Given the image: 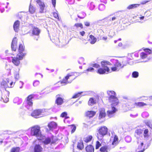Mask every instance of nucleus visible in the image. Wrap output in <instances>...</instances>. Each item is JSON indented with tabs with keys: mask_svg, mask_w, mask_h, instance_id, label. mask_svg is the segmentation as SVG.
Listing matches in <instances>:
<instances>
[{
	"mask_svg": "<svg viewBox=\"0 0 152 152\" xmlns=\"http://www.w3.org/2000/svg\"><path fill=\"white\" fill-rule=\"evenodd\" d=\"M107 93L109 96L108 98L109 101L111 103L112 110H108L107 112V115L108 116L111 118L113 117L115 112L117 111L114 106H116L118 105L119 103V101L118 98L116 97V94L115 92L113 91H108Z\"/></svg>",
	"mask_w": 152,
	"mask_h": 152,
	"instance_id": "1",
	"label": "nucleus"
},
{
	"mask_svg": "<svg viewBox=\"0 0 152 152\" xmlns=\"http://www.w3.org/2000/svg\"><path fill=\"white\" fill-rule=\"evenodd\" d=\"M9 83L8 81L4 80L1 82L0 86L1 97L4 102L5 103L8 102L9 100L8 97L10 92L6 90V88L10 87Z\"/></svg>",
	"mask_w": 152,
	"mask_h": 152,
	"instance_id": "2",
	"label": "nucleus"
},
{
	"mask_svg": "<svg viewBox=\"0 0 152 152\" xmlns=\"http://www.w3.org/2000/svg\"><path fill=\"white\" fill-rule=\"evenodd\" d=\"M147 105V103L141 102L134 103L129 101L126 103L124 104L123 107L125 110L127 111L136 107H142Z\"/></svg>",
	"mask_w": 152,
	"mask_h": 152,
	"instance_id": "3",
	"label": "nucleus"
},
{
	"mask_svg": "<svg viewBox=\"0 0 152 152\" xmlns=\"http://www.w3.org/2000/svg\"><path fill=\"white\" fill-rule=\"evenodd\" d=\"M102 68H99L97 71V73L99 74H105L106 72H109L110 69L107 66V65H110L111 63L109 61H103L101 62Z\"/></svg>",
	"mask_w": 152,
	"mask_h": 152,
	"instance_id": "4",
	"label": "nucleus"
},
{
	"mask_svg": "<svg viewBox=\"0 0 152 152\" xmlns=\"http://www.w3.org/2000/svg\"><path fill=\"white\" fill-rule=\"evenodd\" d=\"M77 77L76 73L68 74L60 81V83L64 85L71 83Z\"/></svg>",
	"mask_w": 152,
	"mask_h": 152,
	"instance_id": "5",
	"label": "nucleus"
},
{
	"mask_svg": "<svg viewBox=\"0 0 152 152\" xmlns=\"http://www.w3.org/2000/svg\"><path fill=\"white\" fill-rule=\"evenodd\" d=\"M31 134L36 137L42 136L40 127L38 125H35L31 127Z\"/></svg>",
	"mask_w": 152,
	"mask_h": 152,
	"instance_id": "6",
	"label": "nucleus"
},
{
	"mask_svg": "<svg viewBox=\"0 0 152 152\" xmlns=\"http://www.w3.org/2000/svg\"><path fill=\"white\" fill-rule=\"evenodd\" d=\"M24 57L23 55H20L17 54L16 57H12V62L15 65L18 66L20 64V61Z\"/></svg>",
	"mask_w": 152,
	"mask_h": 152,
	"instance_id": "7",
	"label": "nucleus"
},
{
	"mask_svg": "<svg viewBox=\"0 0 152 152\" xmlns=\"http://www.w3.org/2000/svg\"><path fill=\"white\" fill-rule=\"evenodd\" d=\"M114 66L111 69L112 71H118L120 69L123 67L121 63L118 60H115L113 64Z\"/></svg>",
	"mask_w": 152,
	"mask_h": 152,
	"instance_id": "8",
	"label": "nucleus"
},
{
	"mask_svg": "<svg viewBox=\"0 0 152 152\" xmlns=\"http://www.w3.org/2000/svg\"><path fill=\"white\" fill-rule=\"evenodd\" d=\"M108 129L105 126H101L99 128L98 132L99 135L101 137H104L106 135L108 132Z\"/></svg>",
	"mask_w": 152,
	"mask_h": 152,
	"instance_id": "9",
	"label": "nucleus"
},
{
	"mask_svg": "<svg viewBox=\"0 0 152 152\" xmlns=\"http://www.w3.org/2000/svg\"><path fill=\"white\" fill-rule=\"evenodd\" d=\"M36 2L39 6V13H44L45 8V5L44 3L42 2L41 0H37Z\"/></svg>",
	"mask_w": 152,
	"mask_h": 152,
	"instance_id": "10",
	"label": "nucleus"
},
{
	"mask_svg": "<svg viewBox=\"0 0 152 152\" xmlns=\"http://www.w3.org/2000/svg\"><path fill=\"white\" fill-rule=\"evenodd\" d=\"M53 138V136H52L51 137H47L42 142L45 145H48L49 144H54L56 143V140L54 139Z\"/></svg>",
	"mask_w": 152,
	"mask_h": 152,
	"instance_id": "11",
	"label": "nucleus"
},
{
	"mask_svg": "<svg viewBox=\"0 0 152 152\" xmlns=\"http://www.w3.org/2000/svg\"><path fill=\"white\" fill-rule=\"evenodd\" d=\"M55 103L57 106L61 105L64 102V99L61 97V94H58L56 96Z\"/></svg>",
	"mask_w": 152,
	"mask_h": 152,
	"instance_id": "12",
	"label": "nucleus"
},
{
	"mask_svg": "<svg viewBox=\"0 0 152 152\" xmlns=\"http://www.w3.org/2000/svg\"><path fill=\"white\" fill-rule=\"evenodd\" d=\"M18 39L16 37H14L11 44V48L12 51H16L18 48Z\"/></svg>",
	"mask_w": 152,
	"mask_h": 152,
	"instance_id": "13",
	"label": "nucleus"
},
{
	"mask_svg": "<svg viewBox=\"0 0 152 152\" xmlns=\"http://www.w3.org/2000/svg\"><path fill=\"white\" fill-rule=\"evenodd\" d=\"M25 47L24 45L21 43L20 44L18 48V53L17 54L20 55H23L24 57H25L26 54V53H23L25 50Z\"/></svg>",
	"mask_w": 152,
	"mask_h": 152,
	"instance_id": "14",
	"label": "nucleus"
},
{
	"mask_svg": "<svg viewBox=\"0 0 152 152\" xmlns=\"http://www.w3.org/2000/svg\"><path fill=\"white\" fill-rule=\"evenodd\" d=\"M43 113V110L41 109H36L34 110L31 113L32 116L35 118H38L39 116L41 115Z\"/></svg>",
	"mask_w": 152,
	"mask_h": 152,
	"instance_id": "15",
	"label": "nucleus"
},
{
	"mask_svg": "<svg viewBox=\"0 0 152 152\" xmlns=\"http://www.w3.org/2000/svg\"><path fill=\"white\" fill-rule=\"evenodd\" d=\"M34 95L31 94L28 96L26 99L27 104L29 106H32L33 105V102L32 99L34 97Z\"/></svg>",
	"mask_w": 152,
	"mask_h": 152,
	"instance_id": "16",
	"label": "nucleus"
},
{
	"mask_svg": "<svg viewBox=\"0 0 152 152\" xmlns=\"http://www.w3.org/2000/svg\"><path fill=\"white\" fill-rule=\"evenodd\" d=\"M40 30L38 28L35 26L33 27L32 31V34L33 35L39 36L40 33Z\"/></svg>",
	"mask_w": 152,
	"mask_h": 152,
	"instance_id": "17",
	"label": "nucleus"
},
{
	"mask_svg": "<svg viewBox=\"0 0 152 152\" xmlns=\"http://www.w3.org/2000/svg\"><path fill=\"white\" fill-rule=\"evenodd\" d=\"M48 126L49 130H53L57 127V124L54 121H51L48 124Z\"/></svg>",
	"mask_w": 152,
	"mask_h": 152,
	"instance_id": "18",
	"label": "nucleus"
},
{
	"mask_svg": "<svg viewBox=\"0 0 152 152\" xmlns=\"http://www.w3.org/2000/svg\"><path fill=\"white\" fill-rule=\"evenodd\" d=\"M96 114V112L94 111H88L85 113V116L89 118L93 117Z\"/></svg>",
	"mask_w": 152,
	"mask_h": 152,
	"instance_id": "19",
	"label": "nucleus"
},
{
	"mask_svg": "<svg viewBox=\"0 0 152 152\" xmlns=\"http://www.w3.org/2000/svg\"><path fill=\"white\" fill-rule=\"evenodd\" d=\"M43 148L39 144H36L34 148V152H42Z\"/></svg>",
	"mask_w": 152,
	"mask_h": 152,
	"instance_id": "20",
	"label": "nucleus"
},
{
	"mask_svg": "<svg viewBox=\"0 0 152 152\" xmlns=\"http://www.w3.org/2000/svg\"><path fill=\"white\" fill-rule=\"evenodd\" d=\"M89 38L88 40L91 44H95L97 41V39L93 35L91 34L89 35Z\"/></svg>",
	"mask_w": 152,
	"mask_h": 152,
	"instance_id": "21",
	"label": "nucleus"
},
{
	"mask_svg": "<svg viewBox=\"0 0 152 152\" xmlns=\"http://www.w3.org/2000/svg\"><path fill=\"white\" fill-rule=\"evenodd\" d=\"M106 116V113L105 110L104 109H101L99 111V119H101L104 118Z\"/></svg>",
	"mask_w": 152,
	"mask_h": 152,
	"instance_id": "22",
	"label": "nucleus"
},
{
	"mask_svg": "<svg viewBox=\"0 0 152 152\" xmlns=\"http://www.w3.org/2000/svg\"><path fill=\"white\" fill-rule=\"evenodd\" d=\"M93 136L91 135H88L83 138V140L84 142L88 143L90 142L93 139Z\"/></svg>",
	"mask_w": 152,
	"mask_h": 152,
	"instance_id": "23",
	"label": "nucleus"
},
{
	"mask_svg": "<svg viewBox=\"0 0 152 152\" xmlns=\"http://www.w3.org/2000/svg\"><path fill=\"white\" fill-rule=\"evenodd\" d=\"M20 26V22L19 20L16 21L13 25V28L14 30L16 32H17L19 29Z\"/></svg>",
	"mask_w": 152,
	"mask_h": 152,
	"instance_id": "24",
	"label": "nucleus"
},
{
	"mask_svg": "<svg viewBox=\"0 0 152 152\" xmlns=\"http://www.w3.org/2000/svg\"><path fill=\"white\" fill-rule=\"evenodd\" d=\"M85 150L87 152H94V148L91 145H87L85 148Z\"/></svg>",
	"mask_w": 152,
	"mask_h": 152,
	"instance_id": "25",
	"label": "nucleus"
},
{
	"mask_svg": "<svg viewBox=\"0 0 152 152\" xmlns=\"http://www.w3.org/2000/svg\"><path fill=\"white\" fill-rule=\"evenodd\" d=\"M119 142V141L118 136L116 135H114L112 144L113 145H117Z\"/></svg>",
	"mask_w": 152,
	"mask_h": 152,
	"instance_id": "26",
	"label": "nucleus"
},
{
	"mask_svg": "<svg viewBox=\"0 0 152 152\" xmlns=\"http://www.w3.org/2000/svg\"><path fill=\"white\" fill-rule=\"evenodd\" d=\"M142 131L141 129H137L134 133V136L137 138H138L142 134Z\"/></svg>",
	"mask_w": 152,
	"mask_h": 152,
	"instance_id": "27",
	"label": "nucleus"
},
{
	"mask_svg": "<svg viewBox=\"0 0 152 152\" xmlns=\"http://www.w3.org/2000/svg\"><path fill=\"white\" fill-rule=\"evenodd\" d=\"M77 147L80 150H82L84 148L83 143L82 141H80L77 143Z\"/></svg>",
	"mask_w": 152,
	"mask_h": 152,
	"instance_id": "28",
	"label": "nucleus"
},
{
	"mask_svg": "<svg viewBox=\"0 0 152 152\" xmlns=\"http://www.w3.org/2000/svg\"><path fill=\"white\" fill-rule=\"evenodd\" d=\"M96 103V100L93 97L90 98L88 102V104L89 106H92Z\"/></svg>",
	"mask_w": 152,
	"mask_h": 152,
	"instance_id": "29",
	"label": "nucleus"
},
{
	"mask_svg": "<svg viewBox=\"0 0 152 152\" xmlns=\"http://www.w3.org/2000/svg\"><path fill=\"white\" fill-rule=\"evenodd\" d=\"M50 39L55 44H57L59 41L57 37H55L53 35H52L50 37Z\"/></svg>",
	"mask_w": 152,
	"mask_h": 152,
	"instance_id": "30",
	"label": "nucleus"
},
{
	"mask_svg": "<svg viewBox=\"0 0 152 152\" xmlns=\"http://www.w3.org/2000/svg\"><path fill=\"white\" fill-rule=\"evenodd\" d=\"M36 10L35 7L30 4L29 7V12L31 14H33L35 12Z\"/></svg>",
	"mask_w": 152,
	"mask_h": 152,
	"instance_id": "31",
	"label": "nucleus"
},
{
	"mask_svg": "<svg viewBox=\"0 0 152 152\" xmlns=\"http://www.w3.org/2000/svg\"><path fill=\"white\" fill-rule=\"evenodd\" d=\"M140 6L139 4H133L129 5L127 7V9L128 10H130L132 9L136 8Z\"/></svg>",
	"mask_w": 152,
	"mask_h": 152,
	"instance_id": "32",
	"label": "nucleus"
},
{
	"mask_svg": "<svg viewBox=\"0 0 152 152\" xmlns=\"http://www.w3.org/2000/svg\"><path fill=\"white\" fill-rule=\"evenodd\" d=\"M108 147L107 145H104L102 147L99 149L100 152H108Z\"/></svg>",
	"mask_w": 152,
	"mask_h": 152,
	"instance_id": "33",
	"label": "nucleus"
},
{
	"mask_svg": "<svg viewBox=\"0 0 152 152\" xmlns=\"http://www.w3.org/2000/svg\"><path fill=\"white\" fill-rule=\"evenodd\" d=\"M106 8L105 5L102 4H100L98 7L99 10L101 11H103Z\"/></svg>",
	"mask_w": 152,
	"mask_h": 152,
	"instance_id": "34",
	"label": "nucleus"
},
{
	"mask_svg": "<svg viewBox=\"0 0 152 152\" xmlns=\"http://www.w3.org/2000/svg\"><path fill=\"white\" fill-rule=\"evenodd\" d=\"M143 135L144 138L149 137V130L148 129H145L144 130Z\"/></svg>",
	"mask_w": 152,
	"mask_h": 152,
	"instance_id": "35",
	"label": "nucleus"
},
{
	"mask_svg": "<svg viewBox=\"0 0 152 152\" xmlns=\"http://www.w3.org/2000/svg\"><path fill=\"white\" fill-rule=\"evenodd\" d=\"M147 100H148L147 105L152 106V96L148 97Z\"/></svg>",
	"mask_w": 152,
	"mask_h": 152,
	"instance_id": "36",
	"label": "nucleus"
},
{
	"mask_svg": "<svg viewBox=\"0 0 152 152\" xmlns=\"http://www.w3.org/2000/svg\"><path fill=\"white\" fill-rule=\"evenodd\" d=\"M74 26L76 29L80 27L81 29H83V24L82 23H77L75 24Z\"/></svg>",
	"mask_w": 152,
	"mask_h": 152,
	"instance_id": "37",
	"label": "nucleus"
},
{
	"mask_svg": "<svg viewBox=\"0 0 152 152\" xmlns=\"http://www.w3.org/2000/svg\"><path fill=\"white\" fill-rule=\"evenodd\" d=\"M20 148L19 147H13L11 148L10 152H19Z\"/></svg>",
	"mask_w": 152,
	"mask_h": 152,
	"instance_id": "38",
	"label": "nucleus"
},
{
	"mask_svg": "<svg viewBox=\"0 0 152 152\" xmlns=\"http://www.w3.org/2000/svg\"><path fill=\"white\" fill-rule=\"evenodd\" d=\"M140 57L142 59H145L147 57V54L144 52H142L140 54Z\"/></svg>",
	"mask_w": 152,
	"mask_h": 152,
	"instance_id": "39",
	"label": "nucleus"
},
{
	"mask_svg": "<svg viewBox=\"0 0 152 152\" xmlns=\"http://www.w3.org/2000/svg\"><path fill=\"white\" fill-rule=\"evenodd\" d=\"M70 129L71 130V133H74L76 129V126L75 125L73 124L70 125Z\"/></svg>",
	"mask_w": 152,
	"mask_h": 152,
	"instance_id": "40",
	"label": "nucleus"
},
{
	"mask_svg": "<svg viewBox=\"0 0 152 152\" xmlns=\"http://www.w3.org/2000/svg\"><path fill=\"white\" fill-rule=\"evenodd\" d=\"M101 146V144L100 143L99 141H97L96 142L95 144V149H98Z\"/></svg>",
	"mask_w": 152,
	"mask_h": 152,
	"instance_id": "41",
	"label": "nucleus"
},
{
	"mask_svg": "<svg viewBox=\"0 0 152 152\" xmlns=\"http://www.w3.org/2000/svg\"><path fill=\"white\" fill-rule=\"evenodd\" d=\"M143 50L146 52L147 54H150L152 53V50L148 48L143 49Z\"/></svg>",
	"mask_w": 152,
	"mask_h": 152,
	"instance_id": "42",
	"label": "nucleus"
},
{
	"mask_svg": "<svg viewBox=\"0 0 152 152\" xmlns=\"http://www.w3.org/2000/svg\"><path fill=\"white\" fill-rule=\"evenodd\" d=\"M67 113L66 112H64L62 113L61 115V117H65V119L68 118L69 117L67 116Z\"/></svg>",
	"mask_w": 152,
	"mask_h": 152,
	"instance_id": "43",
	"label": "nucleus"
},
{
	"mask_svg": "<svg viewBox=\"0 0 152 152\" xmlns=\"http://www.w3.org/2000/svg\"><path fill=\"white\" fill-rule=\"evenodd\" d=\"M132 77L134 78H137L139 76V73L137 71H134L132 72Z\"/></svg>",
	"mask_w": 152,
	"mask_h": 152,
	"instance_id": "44",
	"label": "nucleus"
},
{
	"mask_svg": "<svg viewBox=\"0 0 152 152\" xmlns=\"http://www.w3.org/2000/svg\"><path fill=\"white\" fill-rule=\"evenodd\" d=\"M53 15L54 18L57 19L58 20H59V19L58 13L56 12H54L53 13Z\"/></svg>",
	"mask_w": 152,
	"mask_h": 152,
	"instance_id": "45",
	"label": "nucleus"
},
{
	"mask_svg": "<svg viewBox=\"0 0 152 152\" xmlns=\"http://www.w3.org/2000/svg\"><path fill=\"white\" fill-rule=\"evenodd\" d=\"M81 94L80 93H78L75 94L72 97V98L75 99L79 97Z\"/></svg>",
	"mask_w": 152,
	"mask_h": 152,
	"instance_id": "46",
	"label": "nucleus"
},
{
	"mask_svg": "<svg viewBox=\"0 0 152 152\" xmlns=\"http://www.w3.org/2000/svg\"><path fill=\"white\" fill-rule=\"evenodd\" d=\"M146 125L152 130V123L150 122H147L145 123Z\"/></svg>",
	"mask_w": 152,
	"mask_h": 152,
	"instance_id": "47",
	"label": "nucleus"
},
{
	"mask_svg": "<svg viewBox=\"0 0 152 152\" xmlns=\"http://www.w3.org/2000/svg\"><path fill=\"white\" fill-rule=\"evenodd\" d=\"M39 81H36L33 83V85L35 87H37L39 86Z\"/></svg>",
	"mask_w": 152,
	"mask_h": 152,
	"instance_id": "48",
	"label": "nucleus"
},
{
	"mask_svg": "<svg viewBox=\"0 0 152 152\" xmlns=\"http://www.w3.org/2000/svg\"><path fill=\"white\" fill-rule=\"evenodd\" d=\"M92 66L96 68H99L100 67L99 65L97 64H93Z\"/></svg>",
	"mask_w": 152,
	"mask_h": 152,
	"instance_id": "49",
	"label": "nucleus"
},
{
	"mask_svg": "<svg viewBox=\"0 0 152 152\" xmlns=\"http://www.w3.org/2000/svg\"><path fill=\"white\" fill-rule=\"evenodd\" d=\"M85 25L87 27L89 26H90V22L89 21H86L84 23Z\"/></svg>",
	"mask_w": 152,
	"mask_h": 152,
	"instance_id": "50",
	"label": "nucleus"
},
{
	"mask_svg": "<svg viewBox=\"0 0 152 152\" xmlns=\"http://www.w3.org/2000/svg\"><path fill=\"white\" fill-rule=\"evenodd\" d=\"M125 140L126 142H129L130 141V138L128 136H127L125 137Z\"/></svg>",
	"mask_w": 152,
	"mask_h": 152,
	"instance_id": "51",
	"label": "nucleus"
},
{
	"mask_svg": "<svg viewBox=\"0 0 152 152\" xmlns=\"http://www.w3.org/2000/svg\"><path fill=\"white\" fill-rule=\"evenodd\" d=\"M94 69L93 67H89L86 69V71L88 72H91L94 71Z\"/></svg>",
	"mask_w": 152,
	"mask_h": 152,
	"instance_id": "52",
	"label": "nucleus"
},
{
	"mask_svg": "<svg viewBox=\"0 0 152 152\" xmlns=\"http://www.w3.org/2000/svg\"><path fill=\"white\" fill-rule=\"evenodd\" d=\"M90 6L91 7H90V9L91 10H93L95 7V6L92 3L90 4Z\"/></svg>",
	"mask_w": 152,
	"mask_h": 152,
	"instance_id": "53",
	"label": "nucleus"
},
{
	"mask_svg": "<svg viewBox=\"0 0 152 152\" xmlns=\"http://www.w3.org/2000/svg\"><path fill=\"white\" fill-rule=\"evenodd\" d=\"M52 4L54 7H55L56 0H51Z\"/></svg>",
	"mask_w": 152,
	"mask_h": 152,
	"instance_id": "54",
	"label": "nucleus"
},
{
	"mask_svg": "<svg viewBox=\"0 0 152 152\" xmlns=\"http://www.w3.org/2000/svg\"><path fill=\"white\" fill-rule=\"evenodd\" d=\"M145 16L148 17L151 15V13L149 12H145Z\"/></svg>",
	"mask_w": 152,
	"mask_h": 152,
	"instance_id": "55",
	"label": "nucleus"
},
{
	"mask_svg": "<svg viewBox=\"0 0 152 152\" xmlns=\"http://www.w3.org/2000/svg\"><path fill=\"white\" fill-rule=\"evenodd\" d=\"M80 34L82 36H83L85 34V32L84 31H82L80 32Z\"/></svg>",
	"mask_w": 152,
	"mask_h": 152,
	"instance_id": "56",
	"label": "nucleus"
},
{
	"mask_svg": "<svg viewBox=\"0 0 152 152\" xmlns=\"http://www.w3.org/2000/svg\"><path fill=\"white\" fill-rule=\"evenodd\" d=\"M143 144H143V142H142L140 143V146H138V149H141L142 148V146L143 145Z\"/></svg>",
	"mask_w": 152,
	"mask_h": 152,
	"instance_id": "57",
	"label": "nucleus"
},
{
	"mask_svg": "<svg viewBox=\"0 0 152 152\" xmlns=\"http://www.w3.org/2000/svg\"><path fill=\"white\" fill-rule=\"evenodd\" d=\"M19 99L18 98H15L13 100V102L14 103H16V101H19Z\"/></svg>",
	"mask_w": 152,
	"mask_h": 152,
	"instance_id": "58",
	"label": "nucleus"
},
{
	"mask_svg": "<svg viewBox=\"0 0 152 152\" xmlns=\"http://www.w3.org/2000/svg\"><path fill=\"white\" fill-rule=\"evenodd\" d=\"M77 17L78 18H80V19H83V18H84L85 16L82 17V16H81L80 15H77Z\"/></svg>",
	"mask_w": 152,
	"mask_h": 152,
	"instance_id": "59",
	"label": "nucleus"
},
{
	"mask_svg": "<svg viewBox=\"0 0 152 152\" xmlns=\"http://www.w3.org/2000/svg\"><path fill=\"white\" fill-rule=\"evenodd\" d=\"M102 39L106 41L107 39V37H102Z\"/></svg>",
	"mask_w": 152,
	"mask_h": 152,
	"instance_id": "60",
	"label": "nucleus"
},
{
	"mask_svg": "<svg viewBox=\"0 0 152 152\" xmlns=\"http://www.w3.org/2000/svg\"><path fill=\"white\" fill-rule=\"evenodd\" d=\"M116 17H113L112 18L111 20H114L116 19Z\"/></svg>",
	"mask_w": 152,
	"mask_h": 152,
	"instance_id": "61",
	"label": "nucleus"
},
{
	"mask_svg": "<svg viewBox=\"0 0 152 152\" xmlns=\"http://www.w3.org/2000/svg\"><path fill=\"white\" fill-rule=\"evenodd\" d=\"M144 16H142L140 17V20H143L144 18Z\"/></svg>",
	"mask_w": 152,
	"mask_h": 152,
	"instance_id": "62",
	"label": "nucleus"
},
{
	"mask_svg": "<svg viewBox=\"0 0 152 152\" xmlns=\"http://www.w3.org/2000/svg\"><path fill=\"white\" fill-rule=\"evenodd\" d=\"M118 45L120 47H121L122 46V44L121 43H120L118 44Z\"/></svg>",
	"mask_w": 152,
	"mask_h": 152,
	"instance_id": "63",
	"label": "nucleus"
},
{
	"mask_svg": "<svg viewBox=\"0 0 152 152\" xmlns=\"http://www.w3.org/2000/svg\"><path fill=\"white\" fill-rule=\"evenodd\" d=\"M9 84H10V86H11L12 85V84H13V82H11L10 83H9Z\"/></svg>",
	"mask_w": 152,
	"mask_h": 152,
	"instance_id": "64",
	"label": "nucleus"
}]
</instances>
